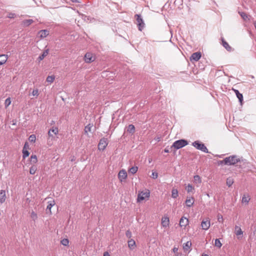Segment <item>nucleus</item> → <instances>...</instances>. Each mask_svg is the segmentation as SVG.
<instances>
[{
    "mask_svg": "<svg viewBox=\"0 0 256 256\" xmlns=\"http://www.w3.org/2000/svg\"><path fill=\"white\" fill-rule=\"evenodd\" d=\"M224 159L222 160H218V166H220V165H223V164H225L226 165V162H224Z\"/></svg>",
    "mask_w": 256,
    "mask_h": 256,
    "instance_id": "obj_49",
    "label": "nucleus"
},
{
    "mask_svg": "<svg viewBox=\"0 0 256 256\" xmlns=\"http://www.w3.org/2000/svg\"><path fill=\"white\" fill-rule=\"evenodd\" d=\"M49 32L46 30H40L38 34L41 38H44L48 34Z\"/></svg>",
    "mask_w": 256,
    "mask_h": 256,
    "instance_id": "obj_17",
    "label": "nucleus"
},
{
    "mask_svg": "<svg viewBox=\"0 0 256 256\" xmlns=\"http://www.w3.org/2000/svg\"><path fill=\"white\" fill-rule=\"evenodd\" d=\"M150 196V192L148 190H146V192H140L138 194L137 201L140 202L144 200L146 198H148Z\"/></svg>",
    "mask_w": 256,
    "mask_h": 256,
    "instance_id": "obj_4",
    "label": "nucleus"
},
{
    "mask_svg": "<svg viewBox=\"0 0 256 256\" xmlns=\"http://www.w3.org/2000/svg\"><path fill=\"white\" fill-rule=\"evenodd\" d=\"M158 174L157 172H152V175H151V178L154 179H156L158 178Z\"/></svg>",
    "mask_w": 256,
    "mask_h": 256,
    "instance_id": "obj_45",
    "label": "nucleus"
},
{
    "mask_svg": "<svg viewBox=\"0 0 256 256\" xmlns=\"http://www.w3.org/2000/svg\"><path fill=\"white\" fill-rule=\"evenodd\" d=\"M180 227H186L188 224V220L182 216L180 220Z\"/></svg>",
    "mask_w": 256,
    "mask_h": 256,
    "instance_id": "obj_12",
    "label": "nucleus"
},
{
    "mask_svg": "<svg viewBox=\"0 0 256 256\" xmlns=\"http://www.w3.org/2000/svg\"><path fill=\"white\" fill-rule=\"evenodd\" d=\"M126 235L128 238H130L132 236L131 232L130 230H126Z\"/></svg>",
    "mask_w": 256,
    "mask_h": 256,
    "instance_id": "obj_48",
    "label": "nucleus"
},
{
    "mask_svg": "<svg viewBox=\"0 0 256 256\" xmlns=\"http://www.w3.org/2000/svg\"><path fill=\"white\" fill-rule=\"evenodd\" d=\"M138 170V166H132L131 168H130L128 170V172L131 173L132 174H134L137 172Z\"/></svg>",
    "mask_w": 256,
    "mask_h": 256,
    "instance_id": "obj_30",
    "label": "nucleus"
},
{
    "mask_svg": "<svg viewBox=\"0 0 256 256\" xmlns=\"http://www.w3.org/2000/svg\"><path fill=\"white\" fill-rule=\"evenodd\" d=\"M180 256H181V255H180Z\"/></svg>",
    "mask_w": 256,
    "mask_h": 256,
    "instance_id": "obj_58",
    "label": "nucleus"
},
{
    "mask_svg": "<svg viewBox=\"0 0 256 256\" xmlns=\"http://www.w3.org/2000/svg\"><path fill=\"white\" fill-rule=\"evenodd\" d=\"M104 256H110V254L108 252H106L104 254Z\"/></svg>",
    "mask_w": 256,
    "mask_h": 256,
    "instance_id": "obj_51",
    "label": "nucleus"
},
{
    "mask_svg": "<svg viewBox=\"0 0 256 256\" xmlns=\"http://www.w3.org/2000/svg\"><path fill=\"white\" fill-rule=\"evenodd\" d=\"M164 152L166 153H168L170 152V150L168 148H166L164 150Z\"/></svg>",
    "mask_w": 256,
    "mask_h": 256,
    "instance_id": "obj_52",
    "label": "nucleus"
},
{
    "mask_svg": "<svg viewBox=\"0 0 256 256\" xmlns=\"http://www.w3.org/2000/svg\"><path fill=\"white\" fill-rule=\"evenodd\" d=\"M48 204L47 206L46 210V212L47 213L49 212L50 214H52L51 208L55 204L54 200H52L49 201L48 202Z\"/></svg>",
    "mask_w": 256,
    "mask_h": 256,
    "instance_id": "obj_16",
    "label": "nucleus"
},
{
    "mask_svg": "<svg viewBox=\"0 0 256 256\" xmlns=\"http://www.w3.org/2000/svg\"><path fill=\"white\" fill-rule=\"evenodd\" d=\"M26 144L27 143H26L24 144V148L22 150L23 158H26L28 157L30 154V152H28V151L25 149Z\"/></svg>",
    "mask_w": 256,
    "mask_h": 256,
    "instance_id": "obj_24",
    "label": "nucleus"
},
{
    "mask_svg": "<svg viewBox=\"0 0 256 256\" xmlns=\"http://www.w3.org/2000/svg\"><path fill=\"white\" fill-rule=\"evenodd\" d=\"M16 17V14L14 13L10 12L8 14V18H14Z\"/></svg>",
    "mask_w": 256,
    "mask_h": 256,
    "instance_id": "obj_46",
    "label": "nucleus"
},
{
    "mask_svg": "<svg viewBox=\"0 0 256 256\" xmlns=\"http://www.w3.org/2000/svg\"><path fill=\"white\" fill-rule=\"evenodd\" d=\"M235 233L236 236H240L243 234L241 228L237 226H235Z\"/></svg>",
    "mask_w": 256,
    "mask_h": 256,
    "instance_id": "obj_25",
    "label": "nucleus"
},
{
    "mask_svg": "<svg viewBox=\"0 0 256 256\" xmlns=\"http://www.w3.org/2000/svg\"><path fill=\"white\" fill-rule=\"evenodd\" d=\"M127 176L126 172L124 170H120L118 174V178L121 182L126 180Z\"/></svg>",
    "mask_w": 256,
    "mask_h": 256,
    "instance_id": "obj_7",
    "label": "nucleus"
},
{
    "mask_svg": "<svg viewBox=\"0 0 256 256\" xmlns=\"http://www.w3.org/2000/svg\"><path fill=\"white\" fill-rule=\"evenodd\" d=\"M108 139L105 138H102L98 144V148L100 150H104L108 146Z\"/></svg>",
    "mask_w": 256,
    "mask_h": 256,
    "instance_id": "obj_6",
    "label": "nucleus"
},
{
    "mask_svg": "<svg viewBox=\"0 0 256 256\" xmlns=\"http://www.w3.org/2000/svg\"><path fill=\"white\" fill-rule=\"evenodd\" d=\"M6 200V190H0V203L3 204Z\"/></svg>",
    "mask_w": 256,
    "mask_h": 256,
    "instance_id": "obj_14",
    "label": "nucleus"
},
{
    "mask_svg": "<svg viewBox=\"0 0 256 256\" xmlns=\"http://www.w3.org/2000/svg\"><path fill=\"white\" fill-rule=\"evenodd\" d=\"M178 196V192L177 189L173 188L172 190V197L176 198Z\"/></svg>",
    "mask_w": 256,
    "mask_h": 256,
    "instance_id": "obj_28",
    "label": "nucleus"
},
{
    "mask_svg": "<svg viewBox=\"0 0 256 256\" xmlns=\"http://www.w3.org/2000/svg\"><path fill=\"white\" fill-rule=\"evenodd\" d=\"M233 90H234L238 98V99L239 102H242L243 100L242 94H240L238 90H234V89H233Z\"/></svg>",
    "mask_w": 256,
    "mask_h": 256,
    "instance_id": "obj_22",
    "label": "nucleus"
},
{
    "mask_svg": "<svg viewBox=\"0 0 256 256\" xmlns=\"http://www.w3.org/2000/svg\"><path fill=\"white\" fill-rule=\"evenodd\" d=\"M173 252L175 254V256H178V248L176 247H174L172 248Z\"/></svg>",
    "mask_w": 256,
    "mask_h": 256,
    "instance_id": "obj_47",
    "label": "nucleus"
},
{
    "mask_svg": "<svg viewBox=\"0 0 256 256\" xmlns=\"http://www.w3.org/2000/svg\"><path fill=\"white\" fill-rule=\"evenodd\" d=\"M155 140L158 141L160 142V137H157L155 138Z\"/></svg>",
    "mask_w": 256,
    "mask_h": 256,
    "instance_id": "obj_54",
    "label": "nucleus"
},
{
    "mask_svg": "<svg viewBox=\"0 0 256 256\" xmlns=\"http://www.w3.org/2000/svg\"><path fill=\"white\" fill-rule=\"evenodd\" d=\"M32 95L33 96H38V89L34 90L32 93Z\"/></svg>",
    "mask_w": 256,
    "mask_h": 256,
    "instance_id": "obj_44",
    "label": "nucleus"
},
{
    "mask_svg": "<svg viewBox=\"0 0 256 256\" xmlns=\"http://www.w3.org/2000/svg\"><path fill=\"white\" fill-rule=\"evenodd\" d=\"M218 221L219 222H222L223 221V218L222 215L218 216Z\"/></svg>",
    "mask_w": 256,
    "mask_h": 256,
    "instance_id": "obj_50",
    "label": "nucleus"
},
{
    "mask_svg": "<svg viewBox=\"0 0 256 256\" xmlns=\"http://www.w3.org/2000/svg\"><path fill=\"white\" fill-rule=\"evenodd\" d=\"M250 200V198L248 195L246 196V195H244L242 198V203H245L246 204H248L249 201Z\"/></svg>",
    "mask_w": 256,
    "mask_h": 256,
    "instance_id": "obj_27",
    "label": "nucleus"
},
{
    "mask_svg": "<svg viewBox=\"0 0 256 256\" xmlns=\"http://www.w3.org/2000/svg\"><path fill=\"white\" fill-rule=\"evenodd\" d=\"M170 220L168 216L162 217V225L164 228H167L169 226Z\"/></svg>",
    "mask_w": 256,
    "mask_h": 256,
    "instance_id": "obj_13",
    "label": "nucleus"
},
{
    "mask_svg": "<svg viewBox=\"0 0 256 256\" xmlns=\"http://www.w3.org/2000/svg\"><path fill=\"white\" fill-rule=\"evenodd\" d=\"M30 217L34 221H35L38 218L37 214L33 210H32L31 212Z\"/></svg>",
    "mask_w": 256,
    "mask_h": 256,
    "instance_id": "obj_36",
    "label": "nucleus"
},
{
    "mask_svg": "<svg viewBox=\"0 0 256 256\" xmlns=\"http://www.w3.org/2000/svg\"><path fill=\"white\" fill-rule=\"evenodd\" d=\"M254 233L256 234V228L255 230L254 231Z\"/></svg>",
    "mask_w": 256,
    "mask_h": 256,
    "instance_id": "obj_57",
    "label": "nucleus"
},
{
    "mask_svg": "<svg viewBox=\"0 0 256 256\" xmlns=\"http://www.w3.org/2000/svg\"><path fill=\"white\" fill-rule=\"evenodd\" d=\"M69 241L67 238H64L61 240V244L64 246H66L68 244Z\"/></svg>",
    "mask_w": 256,
    "mask_h": 256,
    "instance_id": "obj_40",
    "label": "nucleus"
},
{
    "mask_svg": "<svg viewBox=\"0 0 256 256\" xmlns=\"http://www.w3.org/2000/svg\"><path fill=\"white\" fill-rule=\"evenodd\" d=\"M135 17H136V20L137 22V25L138 26V28L140 31H142L144 27L145 24L142 18L141 17L140 14H136L135 15Z\"/></svg>",
    "mask_w": 256,
    "mask_h": 256,
    "instance_id": "obj_5",
    "label": "nucleus"
},
{
    "mask_svg": "<svg viewBox=\"0 0 256 256\" xmlns=\"http://www.w3.org/2000/svg\"><path fill=\"white\" fill-rule=\"evenodd\" d=\"M192 146L196 148L197 150H200L206 153H208V150L207 148L203 143L200 142L198 140H196L193 142L192 143Z\"/></svg>",
    "mask_w": 256,
    "mask_h": 256,
    "instance_id": "obj_3",
    "label": "nucleus"
},
{
    "mask_svg": "<svg viewBox=\"0 0 256 256\" xmlns=\"http://www.w3.org/2000/svg\"><path fill=\"white\" fill-rule=\"evenodd\" d=\"M55 78V76H49L46 78V82L50 83H52Z\"/></svg>",
    "mask_w": 256,
    "mask_h": 256,
    "instance_id": "obj_33",
    "label": "nucleus"
},
{
    "mask_svg": "<svg viewBox=\"0 0 256 256\" xmlns=\"http://www.w3.org/2000/svg\"><path fill=\"white\" fill-rule=\"evenodd\" d=\"M93 126L92 124H89L87 126H86L84 128V132L86 134H88V132H90L91 131V128Z\"/></svg>",
    "mask_w": 256,
    "mask_h": 256,
    "instance_id": "obj_29",
    "label": "nucleus"
},
{
    "mask_svg": "<svg viewBox=\"0 0 256 256\" xmlns=\"http://www.w3.org/2000/svg\"><path fill=\"white\" fill-rule=\"evenodd\" d=\"M202 228L204 230H208L210 226V220L208 218L203 220L201 223Z\"/></svg>",
    "mask_w": 256,
    "mask_h": 256,
    "instance_id": "obj_9",
    "label": "nucleus"
},
{
    "mask_svg": "<svg viewBox=\"0 0 256 256\" xmlns=\"http://www.w3.org/2000/svg\"><path fill=\"white\" fill-rule=\"evenodd\" d=\"M37 170V166L36 165L32 166L30 168V173L31 174H35Z\"/></svg>",
    "mask_w": 256,
    "mask_h": 256,
    "instance_id": "obj_31",
    "label": "nucleus"
},
{
    "mask_svg": "<svg viewBox=\"0 0 256 256\" xmlns=\"http://www.w3.org/2000/svg\"><path fill=\"white\" fill-rule=\"evenodd\" d=\"M48 49H46L44 50V51L43 52L42 54L40 55V56L38 58V59L40 62L48 54Z\"/></svg>",
    "mask_w": 256,
    "mask_h": 256,
    "instance_id": "obj_23",
    "label": "nucleus"
},
{
    "mask_svg": "<svg viewBox=\"0 0 256 256\" xmlns=\"http://www.w3.org/2000/svg\"><path fill=\"white\" fill-rule=\"evenodd\" d=\"M240 14L242 16V18L244 20H246L248 18L247 14L244 12H239Z\"/></svg>",
    "mask_w": 256,
    "mask_h": 256,
    "instance_id": "obj_41",
    "label": "nucleus"
},
{
    "mask_svg": "<svg viewBox=\"0 0 256 256\" xmlns=\"http://www.w3.org/2000/svg\"><path fill=\"white\" fill-rule=\"evenodd\" d=\"M54 123V120H52L50 122V124H52Z\"/></svg>",
    "mask_w": 256,
    "mask_h": 256,
    "instance_id": "obj_55",
    "label": "nucleus"
},
{
    "mask_svg": "<svg viewBox=\"0 0 256 256\" xmlns=\"http://www.w3.org/2000/svg\"><path fill=\"white\" fill-rule=\"evenodd\" d=\"M10 103H11V100H10V98H7L5 102H4L5 106L6 107L8 106L10 104Z\"/></svg>",
    "mask_w": 256,
    "mask_h": 256,
    "instance_id": "obj_42",
    "label": "nucleus"
},
{
    "mask_svg": "<svg viewBox=\"0 0 256 256\" xmlns=\"http://www.w3.org/2000/svg\"><path fill=\"white\" fill-rule=\"evenodd\" d=\"M38 162L37 157L36 155H32L30 156V162L32 164H36Z\"/></svg>",
    "mask_w": 256,
    "mask_h": 256,
    "instance_id": "obj_34",
    "label": "nucleus"
},
{
    "mask_svg": "<svg viewBox=\"0 0 256 256\" xmlns=\"http://www.w3.org/2000/svg\"><path fill=\"white\" fill-rule=\"evenodd\" d=\"M202 256H208L206 254H202Z\"/></svg>",
    "mask_w": 256,
    "mask_h": 256,
    "instance_id": "obj_56",
    "label": "nucleus"
},
{
    "mask_svg": "<svg viewBox=\"0 0 256 256\" xmlns=\"http://www.w3.org/2000/svg\"><path fill=\"white\" fill-rule=\"evenodd\" d=\"M188 144V142L186 140L181 139L175 141L172 146H170V148H174V149L178 150L181 148Z\"/></svg>",
    "mask_w": 256,
    "mask_h": 256,
    "instance_id": "obj_2",
    "label": "nucleus"
},
{
    "mask_svg": "<svg viewBox=\"0 0 256 256\" xmlns=\"http://www.w3.org/2000/svg\"><path fill=\"white\" fill-rule=\"evenodd\" d=\"M242 161H243L242 158H238L236 155H232L224 158V162H226V165L230 166L234 165Z\"/></svg>",
    "mask_w": 256,
    "mask_h": 256,
    "instance_id": "obj_1",
    "label": "nucleus"
},
{
    "mask_svg": "<svg viewBox=\"0 0 256 256\" xmlns=\"http://www.w3.org/2000/svg\"><path fill=\"white\" fill-rule=\"evenodd\" d=\"M186 190L188 192H192L194 190V188L192 184H188L186 188Z\"/></svg>",
    "mask_w": 256,
    "mask_h": 256,
    "instance_id": "obj_39",
    "label": "nucleus"
},
{
    "mask_svg": "<svg viewBox=\"0 0 256 256\" xmlns=\"http://www.w3.org/2000/svg\"><path fill=\"white\" fill-rule=\"evenodd\" d=\"M128 247L132 250L136 248V242L133 239H130L128 242Z\"/></svg>",
    "mask_w": 256,
    "mask_h": 256,
    "instance_id": "obj_20",
    "label": "nucleus"
},
{
    "mask_svg": "<svg viewBox=\"0 0 256 256\" xmlns=\"http://www.w3.org/2000/svg\"><path fill=\"white\" fill-rule=\"evenodd\" d=\"M194 203V200L192 197L187 198L186 200V204L188 207H191Z\"/></svg>",
    "mask_w": 256,
    "mask_h": 256,
    "instance_id": "obj_19",
    "label": "nucleus"
},
{
    "mask_svg": "<svg viewBox=\"0 0 256 256\" xmlns=\"http://www.w3.org/2000/svg\"><path fill=\"white\" fill-rule=\"evenodd\" d=\"M36 136L34 134H32L29 137V140H30V141L32 142H34L36 141Z\"/></svg>",
    "mask_w": 256,
    "mask_h": 256,
    "instance_id": "obj_43",
    "label": "nucleus"
},
{
    "mask_svg": "<svg viewBox=\"0 0 256 256\" xmlns=\"http://www.w3.org/2000/svg\"><path fill=\"white\" fill-rule=\"evenodd\" d=\"M94 57L92 54L90 52H87L84 56V60L86 63H90L94 60Z\"/></svg>",
    "mask_w": 256,
    "mask_h": 256,
    "instance_id": "obj_8",
    "label": "nucleus"
},
{
    "mask_svg": "<svg viewBox=\"0 0 256 256\" xmlns=\"http://www.w3.org/2000/svg\"><path fill=\"white\" fill-rule=\"evenodd\" d=\"M222 44L228 51L232 52L234 49L228 44L224 40V38H221Z\"/></svg>",
    "mask_w": 256,
    "mask_h": 256,
    "instance_id": "obj_10",
    "label": "nucleus"
},
{
    "mask_svg": "<svg viewBox=\"0 0 256 256\" xmlns=\"http://www.w3.org/2000/svg\"><path fill=\"white\" fill-rule=\"evenodd\" d=\"M8 58V56L6 54H0V66L5 64Z\"/></svg>",
    "mask_w": 256,
    "mask_h": 256,
    "instance_id": "obj_18",
    "label": "nucleus"
},
{
    "mask_svg": "<svg viewBox=\"0 0 256 256\" xmlns=\"http://www.w3.org/2000/svg\"><path fill=\"white\" fill-rule=\"evenodd\" d=\"M234 181L231 178H228L226 179V185L230 187L233 184Z\"/></svg>",
    "mask_w": 256,
    "mask_h": 256,
    "instance_id": "obj_35",
    "label": "nucleus"
},
{
    "mask_svg": "<svg viewBox=\"0 0 256 256\" xmlns=\"http://www.w3.org/2000/svg\"><path fill=\"white\" fill-rule=\"evenodd\" d=\"M214 246L218 248L222 246V244L219 239L216 238L215 240Z\"/></svg>",
    "mask_w": 256,
    "mask_h": 256,
    "instance_id": "obj_37",
    "label": "nucleus"
},
{
    "mask_svg": "<svg viewBox=\"0 0 256 256\" xmlns=\"http://www.w3.org/2000/svg\"><path fill=\"white\" fill-rule=\"evenodd\" d=\"M72 2L78 3L80 2L78 0H70Z\"/></svg>",
    "mask_w": 256,
    "mask_h": 256,
    "instance_id": "obj_53",
    "label": "nucleus"
},
{
    "mask_svg": "<svg viewBox=\"0 0 256 256\" xmlns=\"http://www.w3.org/2000/svg\"><path fill=\"white\" fill-rule=\"evenodd\" d=\"M126 131L132 134H134L135 132V127L134 125L132 124H129L127 128Z\"/></svg>",
    "mask_w": 256,
    "mask_h": 256,
    "instance_id": "obj_21",
    "label": "nucleus"
},
{
    "mask_svg": "<svg viewBox=\"0 0 256 256\" xmlns=\"http://www.w3.org/2000/svg\"><path fill=\"white\" fill-rule=\"evenodd\" d=\"M202 56V54L200 53V52H194L193 53L190 58V60H194V61H198L201 58Z\"/></svg>",
    "mask_w": 256,
    "mask_h": 256,
    "instance_id": "obj_11",
    "label": "nucleus"
},
{
    "mask_svg": "<svg viewBox=\"0 0 256 256\" xmlns=\"http://www.w3.org/2000/svg\"><path fill=\"white\" fill-rule=\"evenodd\" d=\"M34 22V20L32 19L26 20L23 21V24L25 26H28Z\"/></svg>",
    "mask_w": 256,
    "mask_h": 256,
    "instance_id": "obj_32",
    "label": "nucleus"
},
{
    "mask_svg": "<svg viewBox=\"0 0 256 256\" xmlns=\"http://www.w3.org/2000/svg\"><path fill=\"white\" fill-rule=\"evenodd\" d=\"M194 180L196 182H198V183H201L202 182V180H201V178L200 177L198 176V175H196V176H194Z\"/></svg>",
    "mask_w": 256,
    "mask_h": 256,
    "instance_id": "obj_38",
    "label": "nucleus"
},
{
    "mask_svg": "<svg viewBox=\"0 0 256 256\" xmlns=\"http://www.w3.org/2000/svg\"><path fill=\"white\" fill-rule=\"evenodd\" d=\"M52 132L54 133V134L56 135L58 132V128L56 127H52L48 132V135L50 137H53V135Z\"/></svg>",
    "mask_w": 256,
    "mask_h": 256,
    "instance_id": "obj_15",
    "label": "nucleus"
},
{
    "mask_svg": "<svg viewBox=\"0 0 256 256\" xmlns=\"http://www.w3.org/2000/svg\"><path fill=\"white\" fill-rule=\"evenodd\" d=\"M191 246H192L191 242L188 241L184 243L183 244V248L186 250H188L189 248H190Z\"/></svg>",
    "mask_w": 256,
    "mask_h": 256,
    "instance_id": "obj_26",
    "label": "nucleus"
}]
</instances>
